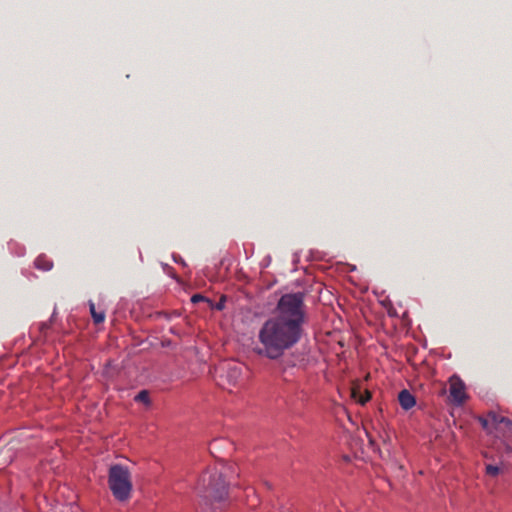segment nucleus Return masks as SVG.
Returning <instances> with one entry per match:
<instances>
[{
  "label": "nucleus",
  "instance_id": "ddd939ff",
  "mask_svg": "<svg viewBox=\"0 0 512 512\" xmlns=\"http://www.w3.org/2000/svg\"><path fill=\"white\" fill-rule=\"evenodd\" d=\"M371 398V395L369 392H366L365 393V396L364 397H361L358 401L361 403V404H365L367 401H369Z\"/></svg>",
  "mask_w": 512,
  "mask_h": 512
},
{
  "label": "nucleus",
  "instance_id": "0eeeda50",
  "mask_svg": "<svg viewBox=\"0 0 512 512\" xmlns=\"http://www.w3.org/2000/svg\"><path fill=\"white\" fill-rule=\"evenodd\" d=\"M398 401L400 406L404 410H409L415 406L416 400L415 397L406 389L402 390L398 395Z\"/></svg>",
  "mask_w": 512,
  "mask_h": 512
},
{
  "label": "nucleus",
  "instance_id": "1a4fd4ad",
  "mask_svg": "<svg viewBox=\"0 0 512 512\" xmlns=\"http://www.w3.org/2000/svg\"><path fill=\"white\" fill-rule=\"evenodd\" d=\"M89 309H90V313H91V316H92L95 324H101L104 322L105 317H106L105 312L97 311L95 304L92 301L89 302Z\"/></svg>",
  "mask_w": 512,
  "mask_h": 512
},
{
  "label": "nucleus",
  "instance_id": "2eb2a0df",
  "mask_svg": "<svg viewBox=\"0 0 512 512\" xmlns=\"http://www.w3.org/2000/svg\"><path fill=\"white\" fill-rule=\"evenodd\" d=\"M352 396H353L354 398H356V390H353V391H352Z\"/></svg>",
  "mask_w": 512,
  "mask_h": 512
},
{
  "label": "nucleus",
  "instance_id": "9d476101",
  "mask_svg": "<svg viewBox=\"0 0 512 512\" xmlns=\"http://www.w3.org/2000/svg\"><path fill=\"white\" fill-rule=\"evenodd\" d=\"M502 469L497 465L486 464L485 473L490 477H497L501 473Z\"/></svg>",
  "mask_w": 512,
  "mask_h": 512
},
{
  "label": "nucleus",
  "instance_id": "f03ea898",
  "mask_svg": "<svg viewBox=\"0 0 512 512\" xmlns=\"http://www.w3.org/2000/svg\"><path fill=\"white\" fill-rule=\"evenodd\" d=\"M108 486L112 495L120 502H125L131 497L132 480L127 467L115 464L109 468Z\"/></svg>",
  "mask_w": 512,
  "mask_h": 512
},
{
  "label": "nucleus",
  "instance_id": "9b49d317",
  "mask_svg": "<svg viewBox=\"0 0 512 512\" xmlns=\"http://www.w3.org/2000/svg\"><path fill=\"white\" fill-rule=\"evenodd\" d=\"M135 401L142 402L146 405L150 404V396L148 391L142 390L135 396Z\"/></svg>",
  "mask_w": 512,
  "mask_h": 512
},
{
  "label": "nucleus",
  "instance_id": "7ed1b4c3",
  "mask_svg": "<svg viewBox=\"0 0 512 512\" xmlns=\"http://www.w3.org/2000/svg\"><path fill=\"white\" fill-rule=\"evenodd\" d=\"M198 488L206 499L213 501L224 500L228 493L223 474L217 468H213L202 475Z\"/></svg>",
  "mask_w": 512,
  "mask_h": 512
},
{
  "label": "nucleus",
  "instance_id": "f257e3e1",
  "mask_svg": "<svg viewBox=\"0 0 512 512\" xmlns=\"http://www.w3.org/2000/svg\"><path fill=\"white\" fill-rule=\"evenodd\" d=\"M306 323L304 294L282 295L272 314L259 328L255 352L269 360H279L305 336Z\"/></svg>",
  "mask_w": 512,
  "mask_h": 512
},
{
  "label": "nucleus",
  "instance_id": "6e6552de",
  "mask_svg": "<svg viewBox=\"0 0 512 512\" xmlns=\"http://www.w3.org/2000/svg\"><path fill=\"white\" fill-rule=\"evenodd\" d=\"M35 267L42 271H49L52 269L53 263L45 255H40L35 260Z\"/></svg>",
  "mask_w": 512,
  "mask_h": 512
},
{
  "label": "nucleus",
  "instance_id": "423d86ee",
  "mask_svg": "<svg viewBox=\"0 0 512 512\" xmlns=\"http://www.w3.org/2000/svg\"><path fill=\"white\" fill-rule=\"evenodd\" d=\"M479 421L482 427L490 433L492 432V428L497 429L501 425H504L505 427L512 426V422L508 418L495 412H489L486 417H480Z\"/></svg>",
  "mask_w": 512,
  "mask_h": 512
},
{
  "label": "nucleus",
  "instance_id": "20e7f679",
  "mask_svg": "<svg viewBox=\"0 0 512 512\" xmlns=\"http://www.w3.org/2000/svg\"><path fill=\"white\" fill-rule=\"evenodd\" d=\"M449 398L456 404L461 405L466 399L465 384L456 375L452 376L449 380Z\"/></svg>",
  "mask_w": 512,
  "mask_h": 512
},
{
  "label": "nucleus",
  "instance_id": "4468645a",
  "mask_svg": "<svg viewBox=\"0 0 512 512\" xmlns=\"http://www.w3.org/2000/svg\"><path fill=\"white\" fill-rule=\"evenodd\" d=\"M222 307H223V305H222L221 303H219V304L217 305V309H219V310H220V309H222Z\"/></svg>",
  "mask_w": 512,
  "mask_h": 512
},
{
  "label": "nucleus",
  "instance_id": "f8f14e48",
  "mask_svg": "<svg viewBox=\"0 0 512 512\" xmlns=\"http://www.w3.org/2000/svg\"><path fill=\"white\" fill-rule=\"evenodd\" d=\"M191 301H192V303H199V302L208 301V300L205 296H203L201 294H194L191 297Z\"/></svg>",
  "mask_w": 512,
  "mask_h": 512
},
{
  "label": "nucleus",
  "instance_id": "39448f33",
  "mask_svg": "<svg viewBox=\"0 0 512 512\" xmlns=\"http://www.w3.org/2000/svg\"><path fill=\"white\" fill-rule=\"evenodd\" d=\"M222 377L229 386L236 387L242 381L243 366L237 363H228L223 367Z\"/></svg>",
  "mask_w": 512,
  "mask_h": 512
}]
</instances>
